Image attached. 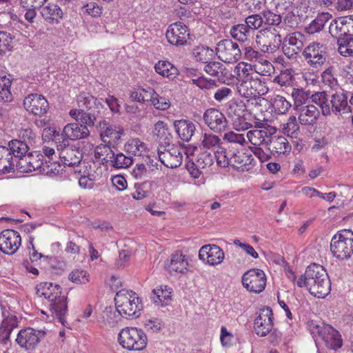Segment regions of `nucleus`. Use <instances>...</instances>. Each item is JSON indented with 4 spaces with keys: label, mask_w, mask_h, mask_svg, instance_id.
Here are the masks:
<instances>
[{
    "label": "nucleus",
    "mask_w": 353,
    "mask_h": 353,
    "mask_svg": "<svg viewBox=\"0 0 353 353\" xmlns=\"http://www.w3.org/2000/svg\"><path fill=\"white\" fill-rule=\"evenodd\" d=\"M263 23V18L261 14H252L246 17L245 21V26L251 30V33L254 30L259 29Z\"/></svg>",
    "instance_id": "obj_56"
},
{
    "label": "nucleus",
    "mask_w": 353,
    "mask_h": 353,
    "mask_svg": "<svg viewBox=\"0 0 353 353\" xmlns=\"http://www.w3.org/2000/svg\"><path fill=\"white\" fill-rule=\"evenodd\" d=\"M159 161L167 168H176L179 167L183 161V152L178 147L172 146L169 151L160 152Z\"/></svg>",
    "instance_id": "obj_23"
},
{
    "label": "nucleus",
    "mask_w": 353,
    "mask_h": 353,
    "mask_svg": "<svg viewBox=\"0 0 353 353\" xmlns=\"http://www.w3.org/2000/svg\"><path fill=\"white\" fill-rule=\"evenodd\" d=\"M125 150L128 154V156H141L142 152L146 150V146L144 143L138 139H134L129 141L125 145Z\"/></svg>",
    "instance_id": "obj_46"
},
{
    "label": "nucleus",
    "mask_w": 353,
    "mask_h": 353,
    "mask_svg": "<svg viewBox=\"0 0 353 353\" xmlns=\"http://www.w3.org/2000/svg\"><path fill=\"white\" fill-rule=\"evenodd\" d=\"M15 159L6 146L0 145V172L6 174L14 172Z\"/></svg>",
    "instance_id": "obj_34"
},
{
    "label": "nucleus",
    "mask_w": 353,
    "mask_h": 353,
    "mask_svg": "<svg viewBox=\"0 0 353 353\" xmlns=\"http://www.w3.org/2000/svg\"><path fill=\"white\" fill-rule=\"evenodd\" d=\"M23 107L28 112L39 117L45 115L50 108L47 99L37 93L26 97L23 99Z\"/></svg>",
    "instance_id": "obj_11"
},
{
    "label": "nucleus",
    "mask_w": 353,
    "mask_h": 353,
    "mask_svg": "<svg viewBox=\"0 0 353 353\" xmlns=\"http://www.w3.org/2000/svg\"><path fill=\"white\" fill-rule=\"evenodd\" d=\"M19 326L18 318L14 315H8L5 317L0 325V341L6 345L10 341V336L12 330Z\"/></svg>",
    "instance_id": "obj_30"
},
{
    "label": "nucleus",
    "mask_w": 353,
    "mask_h": 353,
    "mask_svg": "<svg viewBox=\"0 0 353 353\" xmlns=\"http://www.w3.org/2000/svg\"><path fill=\"white\" fill-rule=\"evenodd\" d=\"M242 283L247 290L260 293L265 288L266 276L264 272L260 269H251L243 274Z\"/></svg>",
    "instance_id": "obj_10"
},
{
    "label": "nucleus",
    "mask_w": 353,
    "mask_h": 353,
    "mask_svg": "<svg viewBox=\"0 0 353 353\" xmlns=\"http://www.w3.org/2000/svg\"><path fill=\"white\" fill-rule=\"evenodd\" d=\"M274 107L279 114H285L291 107V104L283 97L276 95L274 99Z\"/></svg>",
    "instance_id": "obj_64"
},
{
    "label": "nucleus",
    "mask_w": 353,
    "mask_h": 353,
    "mask_svg": "<svg viewBox=\"0 0 353 353\" xmlns=\"http://www.w3.org/2000/svg\"><path fill=\"white\" fill-rule=\"evenodd\" d=\"M296 284L299 288H307L312 295L318 298H324L331 290V283L325 269L316 263L307 267Z\"/></svg>",
    "instance_id": "obj_1"
},
{
    "label": "nucleus",
    "mask_w": 353,
    "mask_h": 353,
    "mask_svg": "<svg viewBox=\"0 0 353 353\" xmlns=\"http://www.w3.org/2000/svg\"><path fill=\"white\" fill-rule=\"evenodd\" d=\"M234 73L237 76V79L240 82L238 87L239 92L241 93L242 90H246L242 94L247 97L252 95L253 92L252 90H248L249 87H252V83L256 85L257 83H261V80L257 77H254L253 74V66L251 64L245 62L239 63L235 68Z\"/></svg>",
    "instance_id": "obj_8"
},
{
    "label": "nucleus",
    "mask_w": 353,
    "mask_h": 353,
    "mask_svg": "<svg viewBox=\"0 0 353 353\" xmlns=\"http://www.w3.org/2000/svg\"><path fill=\"white\" fill-rule=\"evenodd\" d=\"M131 175L137 180H147L150 177V171L143 163L137 164L130 172Z\"/></svg>",
    "instance_id": "obj_57"
},
{
    "label": "nucleus",
    "mask_w": 353,
    "mask_h": 353,
    "mask_svg": "<svg viewBox=\"0 0 353 353\" xmlns=\"http://www.w3.org/2000/svg\"><path fill=\"white\" fill-rule=\"evenodd\" d=\"M312 101L318 105L321 109V113L323 116L330 115V96L325 91L317 92L311 95Z\"/></svg>",
    "instance_id": "obj_39"
},
{
    "label": "nucleus",
    "mask_w": 353,
    "mask_h": 353,
    "mask_svg": "<svg viewBox=\"0 0 353 353\" xmlns=\"http://www.w3.org/2000/svg\"><path fill=\"white\" fill-rule=\"evenodd\" d=\"M293 73L292 69H286L275 77L274 82L281 86L290 85L293 81Z\"/></svg>",
    "instance_id": "obj_62"
},
{
    "label": "nucleus",
    "mask_w": 353,
    "mask_h": 353,
    "mask_svg": "<svg viewBox=\"0 0 353 353\" xmlns=\"http://www.w3.org/2000/svg\"><path fill=\"white\" fill-rule=\"evenodd\" d=\"M230 34L234 39L244 43L248 40L252 33L251 30L244 23H239L230 28Z\"/></svg>",
    "instance_id": "obj_41"
},
{
    "label": "nucleus",
    "mask_w": 353,
    "mask_h": 353,
    "mask_svg": "<svg viewBox=\"0 0 353 353\" xmlns=\"http://www.w3.org/2000/svg\"><path fill=\"white\" fill-rule=\"evenodd\" d=\"M337 44L339 52L342 56L353 55V37L339 39Z\"/></svg>",
    "instance_id": "obj_49"
},
{
    "label": "nucleus",
    "mask_w": 353,
    "mask_h": 353,
    "mask_svg": "<svg viewBox=\"0 0 353 353\" xmlns=\"http://www.w3.org/2000/svg\"><path fill=\"white\" fill-rule=\"evenodd\" d=\"M213 163L214 155L210 152H203L198 155L195 163L189 162L186 164V167L194 178H198L200 174L199 170L210 167Z\"/></svg>",
    "instance_id": "obj_24"
},
{
    "label": "nucleus",
    "mask_w": 353,
    "mask_h": 353,
    "mask_svg": "<svg viewBox=\"0 0 353 353\" xmlns=\"http://www.w3.org/2000/svg\"><path fill=\"white\" fill-rule=\"evenodd\" d=\"M133 163L132 156H127L122 152L114 154V157L110 162V165L116 169H124L128 168Z\"/></svg>",
    "instance_id": "obj_44"
},
{
    "label": "nucleus",
    "mask_w": 353,
    "mask_h": 353,
    "mask_svg": "<svg viewBox=\"0 0 353 353\" xmlns=\"http://www.w3.org/2000/svg\"><path fill=\"white\" fill-rule=\"evenodd\" d=\"M61 162L60 161L54 160L50 162H47V159H45V165L43 168L42 174L47 175H57L63 170L61 168Z\"/></svg>",
    "instance_id": "obj_61"
},
{
    "label": "nucleus",
    "mask_w": 353,
    "mask_h": 353,
    "mask_svg": "<svg viewBox=\"0 0 353 353\" xmlns=\"http://www.w3.org/2000/svg\"><path fill=\"white\" fill-rule=\"evenodd\" d=\"M7 148L16 161L28 154L30 146L25 141H21V139H13L8 142Z\"/></svg>",
    "instance_id": "obj_38"
},
{
    "label": "nucleus",
    "mask_w": 353,
    "mask_h": 353,
    "mask_svg": "<svg viewBox=\"0 0 353 353\" xmlns=\"http://www.w3.org/2000/svg\"><path fill=\"white\" fill-rule=\"evenodd\" d=\"M348 16L340 17L336 18L330 24L329 32L333 37L337 39L347 38L352 37L349 25Z\"/></svg>",
    "instance_id": "obj_22"
},
{
    "label": "nucleus",
    "mask_w": 353,
    "mask_h": 353,
    "mask_svg": "<svg viewBox=\"0 0 353 353\" xmlns=\"http://www.w3.org/2000/svg\"><path fill=\"white\" fill-rule=\"evenodd\" d=\"M267 150L272 154H286L291 150V145L287 139L282 136H270L266 145Z\"/></svg>",
    "instance_id": "obj_25"
},
{
    "label": "nucleus",
    "mask_w": 353,
    "mask_h": 353,
    "mask_svg": "<svg viewBox=\"0 0 353 353\" xmlns=\"http://www.w3.org/2000/svg\"><path fill=\"white\" fill-rule=\"evenodd\" d=\"M188 265L185 255L181 252H176L171 256L170 263L168 264V270L171 273H184Z\"/></svg>",
    "instance_id": "obj_37"
},
{
    "label": "nucleus",
    "mask_w": 353,
    "mask_h": 353,
    "mask_svg": "<svg viewBox=\"0 0 353 353\" xmlns=\"http://www.w3.org/2000/svg\"><path fill=\"white\" fill-rule=\"evenodd\" d=\"M96 128L100 134L102 141L105 143H110L108 139L118 140L120 139L121 132L117 130L116 126L109 121L103 119L96 124Z\"/></svg>",
    "instance_id": "obj_27"
},
{
    "label": "nucleus",
    "mask_w": 353,
    "mask_h": 353,
    "mask_svg": "<svg viewBox=\"0 0 353 353\" xmlns=\"http://www.w3.org/2000/svg\"><path fill=\"white\" fill-rule=\"evenodd\" d=\"M166 285H161L152 290L151 299L152 302L159 306H165L171 301V291Z\"/></svg>",
    "instance_id": "obj_36"
},
{
    "label": "nucleus",
    "mask_w": 353,
    "mask_h": 353,
    "mask_svg": "<svg viewBox=\"0 0 353 353\" xmlns=\"http://www.w3.org/2000/svg\"><path fill=\"white\" fill-rule=\"evenodd\" d=\"M120 345L128 350H141L146 347L148 338L145 332L137 327H125L118 335Z\"/></svg>",
    "instance_id": "obj_5"
},
{
    "label": "nucleus",
    "mask_w": 353,
    "mask_h": 353,
    "mask_svg": "<svg viewBox=\"0 0 353 353\" xmlns=\"http://www.w3.org/2000/svg\"><path fill=\"white\" fill-rule=\"evenodd\" d=\"M63 151L59 155L58 159L64 166H74L80 163L79 157H76L72 150H67L66 155H62Z\"/></svg>",
    "instance_id": "obj_59"
},
{
    "label": "nucleus",
    "mask_w": 353,
    "mask_h": 353,
    "mask_svg": "<svg viewBox=\"0 0 353 353\" xmlns=\"http://www.w3.org/2000/svg\"><path fill=\"white\" fill-rule=\"evenodd\" d=\"M330 250L338 259L345 260L353 254V232L343 230L337 232L331 240Z\"/></svg>",
    "instance_id": "obj_4"
},
{
    "label": "nucleus",
    "mask_w": 353,
    "mask_h": 353,
    "mask_svg": "<svg viewBox=\"0 0 353 353\" xmlns=\"http://www.w3.org/2000/svg\"><path fill=\"white\" fill-rule=\"evenodd\" d=\"M281 42V36L275 28L262 29L256 37V43L263 52L274 53L279 48Z\"/></svg>",
    "instance_id": "obj_7"
},
{
    "label": "nucleus",
    "mask_w": 353,
    "mask_h": 353,
    "mask_svg": "<svg viewBox=\"0 0 353 353\" xmlns=\"http://www.w3.org/2000/svg\"><path fill=\"white\" fill-rule=\"evenodd\" d=\"M292 97L294 99L295 106H301L305 103L311 98L309 91H305L303 88H294L292 92Z\"/></svg>",
    "instance_id": "obj_53"
},
{
    "label": "nucleus",
    "mask_w": 353,
    "mask_h": 353,
    "mask_svg": "<svg viewBox=\"0 0 353 353\" xmlns=\"http://www.w3.org/2000/svg\"><path fill=\"white\" fill-rule=\"evenodd\" d=\"M155 71L163 77L170 78L175 77L177 69L167 61H159L154 65Z\"/></svg>",
    "instance_id": "obj_45"
},
{
    "label": "nucleus",
    "mask_w": 353,
    "mask_h": 353,
    "mask_svg": "<svg viewBox=\"0 0 353 353\" xmlns=\"http://www.w3.org/2000/svg\"><path fill=\"white\" fill-rule=\"evenodd\" d=\"M190 37L188 27L182 22H176L169 26L166 32L168 41L174 46H183Z\"/></svg>",
    "instance_id": "obj_17"
},
{
    "label": "nucleus",
    "mask_w": 353,
    "mask_h": 353,
    "mask_svg": "<svg viewBox=\"0 0 353 353\" xmlns=\"http://www.w3.org/2000/svg\"><path fill=\"white\" fill-rule=\"evenodd\" d=\"M46 335L42 330H36L32 327L21 330L16 339L17 343L21 347L32 350Z\"/></svg>",
    "instance_id": "obj_13"
},
{
    "label": "nucleus",
    "mask_w": 353,
    "mask_h": 353,
    "mask_svg": "<svg viewBox=\"0 0 353 353\" xmlns=\"http://www.w3.org/2000/svg\"><path fill=\"white\" fill-rule=\"evenodd\" d=\"M273 327V313L270 307L263 310L254 320L255 333L261 337L267 336Z\"/></svg>",
    "instance_id": "obj_19"
},
{
    "label": "nucleus",
    "mask_w": 353,
    "mask_h": 353,
    "mask_svg": "<svg viewBox=\"0 0 353 353\" xmlns=\"http://www.w3.org/2000/svg\"><path fill=\"white\" fill-rule=\"evenodd\" d=\"M205 124L212 131L221 132L228 127L225 115L216 108L207 109L203 115Z\"/></svg>",
    "instance_id": "obj_16"
},
{
    "label": "nucleus",
    "mask_w": 353,
    "mask_h": 353,
    "mask_svg": "<svg viewBox=\"0 0 353 353\" xmlns=\"http://www.w3.org/2000/svg\"><path fill=\"white\" fill-rule=\"evenodd\" d=\"M69 115L78 121L80 124L85 125L88 128L96 127L95 121L97 117L94 112L85 111L84 109H71Z\"/></svg>",
    "instance_id": "obj_31"
},
{
    "label": "nucleus",
    "mask_w": 353,
    "mask_h": 353,
    "mask_svg": "<svg viewBox=\"0 0 353 353\" xmlns=\"http://www.w3.org/2000/svg\"><path fill=\"white\" fill-rule=\"evenodd\" d=\"M114 301L118 316L120 315L126 319H134L141 315L143 305L135 292L121 290L116 294Z\"/></svg>",
    "instance_id": "obj_2"
},
{
    "label": "nucleus",
    "mask_w": 353,
    "mask_h": 353,
    "mask_svg": "<svg viewBox=\"0 0 353 353\" xmlns=\"http://www.w3.org/2000/svg\"><path fill=\"white\" fill-rule=\"evenodd\" d=\"M79 109H84L85 111L94 112L100 103L97 99L88 93H83L79 95L77 99Z\"/></svg>",
    "instance_id": "obj_40"
},
{
    "label": "nucleus",
    "mask_w": 353,
    "mask_h": 353,
    "mask_svg": "<svg viewBox=\"0 0 353 353\" xmlns=\"http://www.w3.org/2000/svg\"><path fill=\"white\" fill-rule=\"evenodd\" d=\"M62 294L61 288L58 284H53L50 282H43L37 286V294L39 296H43L48 302L53 301L55 297Z\"/></svg>",
    "instance_id": "obj_32"
},
{
    "label": "nucleus",
    "mask_w": 353,
    "mask_h": 353,
    "mask_svg": "<svg viewBox=\"0 0 353 353\" xmlns=\"http://www.w3.org/2000/svg\"><path fill=\"white\" fill-rule=\"evenodd\" d=\"M201 143L205 148L215 150L216 148L218 149L220 148L219 145L221 143V139L215 134L205 133L203 135Z\"/></svg>",
    "instance_id": "obj_50"
},
{
    "label": "nucleus",
    "mask_w": 353,
    "mask_h": 353,
    "mask_svg": "<svg viewBox=\"0 0 353 353\" xmlns=\"http://www.w3.org/2000/svg\"><path fill=\"white\" fill-rule=\"evenodd\" d=\"M283 131L285 134L292 138L296 137L299 131V125L295 116L289 117L288 122L283 126Z\"/></svg>",
    "instance_id": "obj_55"
},
{
    "label": "nucleus",
    "mask_w": 353,
    "mask_h": 353,
    "mask_svg": "<svg viewBox=\"0 0 353 353\" xmlns=\"http://www.w3.org/2000/svg\"><path fill=\"white\" fill-rule=\"evenodd\" d=\"M41 14L44 20L49 23H59L63 15L62 10L56 4L44 6L41 10Z\"/></svg>",
    "instance_id": "obj_35"
},
{
    "label": "nucleus",
    "mask_w": 353,
    "mask_h": 353,
    "mask_svg": "<svg viewBox=\"0 0 353 353\" xmlns=\"http://www.w3.org/2000/svg\"><path fill=\"white\" fill-rule=\"evenodd\" d=\"M52 132L58 150H63L69 145V140L76 141L89 137L90 132L88 126L79 123H70L65 125L61 132L54 128H48Z\"/></svg>",
    "instance_id": "obj_3"
},
{
    "label": "nucleus",
    "mask_w": 353,
    "mask_h": 353,
    "mask_svg": "<svg viewBox=\"0 0 353 353\" xmlns=\"http://www.w3.org/2000/svg\"><path fill=\"white\" fill-rule=\"evenodd\" d=\"M276 131L275 128H271L269 130L268 129L250 130L247 133V137L254 146L265 145L266 147L270 136Z\"/></svg>",
    "instance_id": "obj_28"
},
{
    "label": "nucleus",
    "mask_w": 353,
    "mask_h": 353,
    "mask_svg": "<svg viewBox=\"0 0 353 353\" xmlns=\"http://www.w3.org/2000/svg\"><path fill=\"white\" fill-rule=\"evenodd\" d=\"M326 48L319 43H312L303 50V56L307 62L312 67L318 68L326 61Z\"/></svg>",
    "instance_id": "obj_15"
},
{
    "label": "nucleus",
    "mask_w": 353,
    "mask_h": 353,
    "mask_svg": "<svg viewBox=\"0 0 353 353\" xmlns=\"http://www.w3.org/2000/svg\"><path fill=\"white\" fill-rule=\"evenodd\" d=\"M230 166L237 170L244 171L248 170L247 166L250 165L253 161V158L250 154L244 152L243 151L234 152L229 153Z\"/></svg>",
    "instance_id": "obj_29"
},
{
    "label": "nucleus",
    "mask_w": 353,
    "mask_h": 353,
    "mask_svg": "<svg viewBox=\"0 0 353 353\" xmlns=\"http://www.w3.org/2000/svg\"><path fill=\"white\" fill-rule=\"evenodd\" d=\"M205 63L204 70L208 74L212 77H219L220 74H223V65L221 63L218 61H211L210 60Z\"/></svg>",
    "instance_id": "obj_63"
},
{
    "label": "nucleus",
    "mask_w": 353,
    "mask_h": 353,
    "mask_svg": "<svg viewBox=\"0 0 353 353\" xmlns=\"http://www.w3.org/2000/svg\"><path fill=\"white\" fill-rule=\"evenodd\" d=\"M320 112L314 105H307L300 108L299 121L301 125H314L319 117Z\"/></svg>",
    "instance_id": "obj_33"
},
{
    "label": "nucleus",
    "mask_w": 353,
    "mask_h": 353,
    "mask_svg": "<svg viewBox=\"0 0 353 353\" xmlns=\"http://www.w3.org/2000/svg\"><path fill=\"white\" fill-rule=\"evenodd\" d=\"M329 105L330 114H334L338 117L343 114L351 113L352 111L349 105L347 92L342 89L330 96Z\"/></svg>",
    "instance_id": "obj_14"
},
{
    "label": "nucleus",
    "mask_w": 353,
    "mask_h": 353,
    "mask_svg": "<svg viewBox=\"0 0 353 353\" xmlns=\"http://www.w3.org/2000/svg\"><path fill=\"white\" fill-rule=\"evenodd\" d=\"M29 153L24 155L15 161L14 171L17 170L21 173H27L32 172V166L30 165Z\"/></svg>",
    "instance_id": "obj_58"
},
{
    "label": "nucleus",
    "mask_w": 353,
    "mask_h": 353,
    "mask_svg": "<svg viewBox=\"0 0 353 353\" xmlns=\"http://www.w3.org/2000/svg\"><path fill=\"white\" fill-rule=\"evenodd\" d=\"M215 53L225 63H235L241 57V51L237 43L230 39H222L216 43Z\"/></svg>",
    "instance_id": "obj_9"
},
{
    "label": "nucleus",
    "mask_w": 353,
    "mask_h": 353,
    "mask_svg": "<svg viewBox=\"0 0 353 353\" xmlns=\"http://www.w3.org/2000/svg\"><path fill=\"white\" fill-rule=\"evenodd\" d=\"M192 54L197 61L205 63L212 59L214 51L208 46H196L193 48Z\"/></svg>",
    "instance_id": "obj_43"
},
{
    "label": "nucleus",
    "mask_w": 353,
    "mask_h": 353,
    "mask_svg": "<svg viewBox=\"0 0 353 353\" xmlns=\"http://www.w3.org/2000/svg\"><path fill=\"white\" fill-rule=\"evenodd\" d=\"M199 257L206 263L214 266L223 262L225 254L219 246L214 244H208L200 248Z\"/></svg>",
    "instance_id": "obj_18"
},
{
    "label": "nucleus",
    "mask_w": 353,
    "mask_h": 353,
    "mask_svg": "<svg viewBox=\"0 0 353 353\" xmlns=\"http://www.w3.org/2000/svg\"><path fill=\"white\" fill-rule=\"evenodd\" d=\"M226 114L232 119L234 125L246 130L252 127V124L248 122L251 117V113L247 110L246 105L242 101H230L226 104Z\"/></svg>",
    "instance_id": "obj_6"
},
{
    "label": "nucleus",
    "mask_w": 353,
    "mask_h": 353,
    "mask_svg": "<svg viewBox=\"0 0 353 353\" xmlns=\"http://www.w3.org/2000/svg\"><path fill=\"white\" fill-rule=\"evenodd\" d=\"M173 125L178 137L183 141H192L196 132L195 124L190 119L175 120Z\"/></svg>",
    "instance_id": "obj_21"
},
{
    "label": "nucleus",
    "mask_w": 353,
    "mask_h": 353,
    "mask_svg": "<svg viewBox=\"0 0 353 353\" xmlns=\"http://www.w3.org/2000/svg\"><path fill=\"white\" fill-rule=\"evenodd\" d=\"M21 238L14 230H4L0 234V250L6 254H13L19 248Z\"/></svg>",
    "instance_id": "obj_12"
},
{
    "label": "nucleus",
    "mask_w": 353,
    "mask_h": 353,
    "mask_svg": "<svg viewBox=\"0 0 353 353\" xmlns=\"http://www.w3.org/2000/svg\"><path fill=\"white\" fill-rule=\"evenodd\" d=\"M319 336L325 342L327 347L337 350L342 345V340L339 332L331 326L324 327L319 330Z\"/></svg>",
    "instance_id": "obj_26"
},
{
    "label": "nucleus",
    "mask_w": 353,
    "mask_h": 353,
    "mask_svg": "<svg viewBox=\"0 0 353 353\" xmlns=\"http://www.w3.org/2000/svg\"><path fill=\"white\" fill-rule=\"evenodd\" d=\"M30 159L29 162H31L32 172L35 170H39L42 173L43 168L45 165V159L43 154L39 151H34L29 153Z\"/></svg>",
    "instance_id": "obj_51"
},
{
    "label": "nucleus",
    "mask_w": 353,
    "mask_h": 353,
    "mask_svg": "<svg viewBox=\"0 0 353 353\" xmlns=\"http://www.w3.org/2000/svg\"><path fill=\"white\" fill-rule=\"evenodd\" d=\"M261 14L263 23L266 25L279 26L282 22V17L280 14H275L269 10H263Z\"/></svg>",
    "instance_id": "obj_60"
},
{
    "label": "nucleus",
    "mask_w": 353,
    "mask_h": 353,
    "mask_svg": "<svg viewBox=\"0 0 353 353\" xmlns=\"http://www.w3.org/2000/svg\"><path fill=\"white\" fill-rule=\"evenodd\" d=\"M12 81L6 76L0 77V101L3 102H8L12 100V94L10 92V87Z\"/></svg>",
    "instance_id": "obj_47"
},
{
    "label": "nucleus",
    "mask_w": 353,
    "mask_h": 353,
    "mask_svg": "<svg viewBox=\"0 0 353 353\" xmlns=\"http://www.w3.org/2000/svg\"><path fill=\"white\" fill-rule=\"evenodd\" d=\"M153 133L166 145H170L172 139L168 124L163 121H158L154 127Z\"/></svg>",
    "instance_id": "obj_42"
},
{
    "label": "nucleus",
    "mask_w": 353,
    "mask_h": 353,
    "mask_svg": "<svg viewBox=\"0 0 353 353\" xmlns=\"http://www.w3.org/2000/svg\"><path fill=\"white\" fill-rule=\"evenodd\" d=\"M330 17V15L329 13H321V14H319L307 28V32L310 34H314L321 31L323 28Z\"/></svg>",
    "instance_id": "obj_48"
},
{
    "label": "nucleus",
    "mask_w": 353,
    "mask_h": 353,
    "mask_svg": "<svg viewBox=\"0 0 353 353\" xmlns=\"http://www.w3.org/2000/svg\"><path fill=\"white\" fill-rule=\"evenodd\" d=\"M229 153H232V150L227 151L221 147L214 153V157L216 159L217 164L219 166L226 168L230 165V162L229 161L231 156L228 154Z\"/></svg>",
    "instance_id": "obj_54"
},
{
    "label": "nucleus",
    "mask_w": 353,
    "mask_h": 353,
    "mask_svg": "<svg viewBox=\"0 0 353 353\" xmlns=\"http://www.w3.org/2000/svg\"><path fill=\"white\" fill-rule=\"evenodd\" d=\"M106 143L104 145H98L94 150L95 156L98 158L103 157V160L106 163L111 161L114 157V152L111 149L110 146Z\"/></svg>",
    "instance_id": "obj_52"
},
{
    "label": "nucleus",
    "mask_w": 353,
    "mask_h": 353,
    "mask_svg": "<svg viewBox=\"0 0 353 353\" xmlns=\"http://www.w3.org/2000/svg\"><path fill=\"white\" fill-rule=\"evenodd\" d=\"M48 307L50 312L63 325L66 326L65 316L68 313V298L60 294L59 296L50 301Z\"/></svg>",
    "instance_id": "obj_20"
}]
</instances>
